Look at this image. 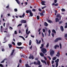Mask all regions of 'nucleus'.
Returning a JSON list of instances; mask_svg holds the SVG:
<instances>
[{
	"label": "nucleus",
	"mask_w": 67,
	"mask_h": 67,
	"mask_svg": "<svg viewBox=\"0 0 67 67\" xmlns=\"http://www.w3.org/2000/svg\"><path fill=\"white\" fill-rule=\"evenodd\" d=\"M40 65L38 66V67H42V65Z\"/></svg>",
	"instance_id": "338daca9"
},
{
	"label": "nucleus",
	"mask_w": 67,
	"mask_h": 67,
	"mask_svg": "<svg viewBox=\"0 0 67 67\" xmlns=\"http://www.w3.org/2000/svg\"><path fill=\"white\" fill-rule=\"evenodd\" d=\"M41 62L43 63H44V64H45L46 65H47V63H46V61H45V60H41Z\"/></svg>",
	"instance_id": "423d86ee"
},
{
	"label": "nucleus",
	"mask_w": 67,
	"mask_h": 67,
	"mask_svg": "<svg viewBox=\"0 0 67 67\" xmlns=\"http://www.w3.org/2000/svg\"><path fill=\"white\" fill-rule=\"evenodd\" d=\"M46 7V6H45L44 7H42V9H44V8Z\"/></svg>",
	"instance_id": "c9c22d12"
},
{
	"label": "nucleus",
	"mask_w": 67,
	"mask_h": 67,
	"mask_svg": "<svg viewBox=\"0 0 67 67\" xmlns=\"http://www.w3.org/2000/svg\"><path fill=\"white\" fill-rule=\"evenodd\" d=\"M58 63L56 62V66H58Z\"/></svg>",
	"instance_id": "79ce46f5"
},
{
	"label": "nucleus",
	"mask_w": 67,
	"mask_h": 67,
	"mask_svg": "<svg viewBox=\"0 0 67 67\" xmlns=\"http://www.w3.org/2000/svg\"><path fill=\"white\" fill-rule=\"evenodd\" d=\"M37 20H39L40 19V17L38 16H37Z\"/></svg>",
	"instance_id": "a19ab883"
},
{
	"label": "nucleus",
	"mask_w": 67,
	"mask_h": 67,
	"mask_svg": "<svg viewBox=\"0 0 67 67\" xmlns=\"http://www.w3.org/2000/svg\"><path fill=\"white\" fill-rule=\"evenodd\" d=\"M57 47H59V46L58 45H56L54 47L55 49H56Z\"/></svg>",
	"instance_id": "dca6fc26"
},
{
	"label": "nucleus",
	"mask_w": 67,
	"mask_h": 67,
	"mask_svg": "<svg viewBox=\"0 0 67 67\" xmlns=\"http://www.w3.org/2000/svg\"><path fill=\"white\" fill-rule=\"evenodd\" d=\"M55 5L56 6H57L58 5V3H56L55 4Z\"/></svg>",
	"instance_id": "49530a36"
},
{
	"label": "nucleus",
	"mask_w": 67,
	"mask_h": 67,
	"mask_svg": "<svg viewBox=\"0 0 67 67\" xmlns=\"http://www.w3.org/2000/svg\"><path fill=\"white\" fill-rule=\"evenodd\" d=\"M58 40L57 39V38H56L54 42H57L58 41Z\"/></svg>",
	"instance_id": "e433bc0d"
},
{
	"label": "nucleus",
	"mask_w": 67,
	"mask_h": 67,
	"mask_svg": "<svg viewBox=\"0 0 67 67\" xmlns=\"http://www.w3.org/2000/svg\"><path fill=\"white\" fill-rule=\"evenodd\" d=\"M65 28H67V25L65 26Z\"/></svg>",
	"instance_id": "774afa93"
},
{
	"label": "nucleus",
	"mask_w": 67,
	"mask_h": 67,
	"mask_svg": "<svg viewBox=\"0 0 67 67\" xmlns=\"http://www.w3.org/2000/svg\"><path fill=\"white\" fill-rule=\"evenodd\" d=\"M9 5H8L7 6L6 8H7V9H8L9 8Z\"/></svg>",
	"instance_id": "4d7b16f0"
},
{
	"label": "nucleus",
	"mask_w": 67,
	"mask_h": 67,
	"mask_svg": "<svg viewBox=\"0 0 67 67\" xmlns=\"http://www.w3.org/2000/svg\"><path fill=\"white\" fill-rule=\"evenodd\" d=\"M47 57H48V58H49V60H51V58L50 57L48 56Z\"/></svg>",
	"instance_id": "37998d69"
},
{
	"label": "nucleus",
	"mask_w": 67,
	"mask_h": 67,
	"mask_svg": "<svg viewBox=\"0 0 67 67\" xmlns=\"http://www.w3.org/2000/svg\"><path fill=\"white\" fill-rule=\"evenodd\" d=\"M44 26H48V24L47 23H46V22H45L44 24Z\"/></svg>",
	"instance_id": "4468645a"
},
{
	"label": "nucleus",
	"mask_w": 67,
	"mask_h": 67,
	"mask_svg": "<svg viewBox=\"0 0 67 67\" xmlns=\"http://www.w3.org/2000/svg\"><path fill=\"white\" fill-rule=\"evenodd\" d=\"M56 16L57 18H59L60 17V14H58Z\"/></svg>",
	"instance_id": "b1692460"
},
{
	"label": "nucleus",
	"mask_w": 67,
	"mask_h": 67,
	"mask_svg": "<svg viewBox=\"0 0 67 67\" xmlns=\"http://www.w3.org/2000/svg\"><path fill=\"white\" fill-rule=\"evenodd\" d=\"M1 32H3V30H2V29H1Z\"/></svg>",
	"instance_id": "6e6d98bb"
},
{
	"label": "nucleus",
	"mask_w": 67,
	"mask_h": 67,
	"mask_svg": "<svg viewBox=\"0 0 67 67\" xmlns=\"http://www.w3.org/2000/svg\"><path fill=\"white\" fill-rule=\"evenodd\" d=\"M36 41L37 42L36 43H37V44H40V43H41V40H40L39 41V42H38V40H37L36 39Z\"/></svg>",
	"instance_id": "39448f33"
},
{
	"label": "nucleus",
	"mask_w": 67,
	"mask_h": 67,
	"mask_svg": "<svg viewBox=\"0 0 67 67\" xmlns=\"http://www.w3.org/2000/svg\"><path fill=\"white\" fill-rule=\"evenodd\" d=\"M52 32L53 33H55V34H56V31L54 29H53L52 30Z\"/></svg>",
	"instance_id": "412c9836"
},
{
	"label": "nucleus",
	"mask_w": 67,
	"mask_h": 67,
	"mask_svg": "<svg viewBox=\"0 0 67 67\" xmlns=\"http://www.w3.org/2000/svg\"><path fill=\"white\" fill-rule=\"evenodd\" d=\"M17 45L18 46H21L22 45V43L21 42H18L17 43Z\"/></svg>",
	"instance_id": "9b49d317"
},
{
	"label": "nucleus",
	"mask_w": 67,
	"mask_h": 67,
	"mask_svg": "<svg viewBox=\"0 0 67 67\" xmlns=\"http://www.w3.org/2000/svg\"><path fill=\"white\" fill-rule=\"evenodd\" d=\"M29 14L31 16H32L33 14V13H32V11H31V12H30Z\"/></svg>",
	"instance_id": "f8f14e48"
},
{
	"label": "nucleus",
	"mask_w": 67,
	"mask_h": 67,
	"mask_svg": "<svg viewBox=\"0 0 67 67\" xmlns=\"http://www.w3.org/2000/svg\"><path fill=\"white\" fill-rule=\"evenodd\" d=\"M50 55L51 56H53L54 54H55V52L53 51H52L50 53Z\"/></svg>",
	"instance_id": "f03ea898"
},
{
	"label": "nucleus",
	"mask_w": 67,
	"mask_h": 67,
	"mask_svg": "<svg viewBox=\"0 0 67 67\" xmlns=\"http://www.w3.org/2000/svg\"><path fill=\"white\" fill-rule=\"evenodd\" d=\"M64 36L65 37H66L67 38V34H65Z\"/></svg>",
	"instance_id": "3c124183"
},
{
	"label": "nucleus",
	"mask_w": 67,
	"mask_h": 67,
	"mask_svg": "<svg viewBox=\"0 0 67 67\" xmlns=\"http://www.w3.org/2000/svg\"><path fill=\"white\" fill-rule=\"evenodd\" d=\"M48 46H49V43H47V44L46 46V47H47H47H48Z\"/></svg>",
	"instance_id": "c85d7f7f"
},
{
	"label": "nucleus",
	"mask_w": 67,
	"mask_h": 67,
	"mask_svg": "<svg viewBox=\"0 0 67 67\" xmlns=\"http://www.w3.org/2000/svg\"><path fill=\"white\" fill-rule=\"evenodd\" d=\"M43 33H45V29H43Z\"/></svg>",
	"instance_id": "c03bdc74"
},
{
	"label": "nucleus",
	"mask_w": 67,
	"mask_h": 67,
	"mask_svg": "<svg viewBox=\"0 0 67 67\" xmlns=\"http://www.w3.org/2000/svg\"><path fill=\"white\" fill-rule=\"evenodd\" d=\"M21 23H26V20H22L21 21Z\"/></svg>",
	"instance_id": "20e7f679"
},
{
	"label": "nucleus",
	"mask_w": 67,
	"mask_h": 67,
	"mask_svg": "<svg viewBox=\"0 0 67 67\" xmlns=\"http://www.w3.org/2000/svg\"><path fill=\"white\" fill-rule=\"evenodd\" d=\"M14 10L15 12H17L18 11V9H17L15 8L14 9Z\"/></svg>",
	"instance_id": "4c0bfd02"
},
{
	"label": "nucleus",
	"mask_w": 67,
	"mask_h": 67,
	"mask_svg": "<svg viewBox=\"0 0 67 67\" xmlns=\"http://www.w3.org/2000/svg\"><path fill=\"white\" fill-rule=\"evenodd\" d=\"M63 21H60L59 22V24H60L62 23H63Z\"/></svg>",
	"instance_id": "7c9ffc66"
},
{
	"label": "nucleus",
	"mask_w": 67,
	"mask_h": 67,
	"mask_svg": "<svg viewBox=\"0 0 67 67\" xmlns=\"http://www.w3.org/2000/svg\"><path fill=\"white\" fill-rule=\"evenodd\" d=\"M7 58L4 59L3 61H2L1 63H4V61H5V60H7Z\"/></svg>",
	"instance_id": "2eb2a0df"
},
{
	"label": "nucleus",
	"mask_w": 67,
	"mask_h": 67,
	"mask_svg": "<svg viewBox=\"0 0 67 67\" xmlns=\"http://www.w3.org/2000/svg\"><path fill=\"white\" fill-rule=\"evenodd\" d=\"M41 51L43 54H45V53L47 52V50H46V49L44 48H42L41 49Z\"/></svg>",
	"instance_id": "f257e3e1"
},
{
	"label": "nucleus",
	"mask_w": 67,
	"mask_h": 67,
	"mask_svg": "<svg viewBox=\"0 0 67 67\" xmlns=\"http://www.w3.org/2000/svg\"><path fill=\"white\" fill-rule=\"evenodd\" d=\"M60 49H62V44L61 43H60Z\"/></svg>",
	"instance_id": "8fccbe9b"
},
{
	"label": "nucleus",
	"mask_w": 67,
	"mask_h": 67,
	"mask_svg": "<svg viewBox=\"0 0 67 67\" xmlns=\"http://www.w3.org/2000/svg\"><path fill=\"white\" fill-rule=\"evenodd\" d=\"M57 0H54V2L55 3H57Z\"/></svg>",
	"instance_id": "864d4df0"
},
{
	"label": "nucleus",
	"mask_w": 67,
	"mask_h": 67,
	"mask_svg": "<svg viewBox=\"0 0 67 67\" xmlns=\"http://www.w3.org/2000/svg\"><path fill=\"white\" fill-rule=\"evenodd\" d=\"M41 3H42L41 4H42V5H46V4L44 3H46V2L45 1H42Z\"/></svg>",
	"instance_id": "0eeeda50"
},
{
	"label": "nucleus",
	"mask_w": 67,
	"mask_h": 67,
	"mask_svg": "<svg viewBox=\"0 0 67 67\" xmlns=\"http://www.w3.org/2000/svg\"><path fill=\"white\" fill-rule=\"evenodd\" d=\"M0 67H3V65L2 64H0Z\"/></svg>",
	"instance_id": "a18cd8bd"
},
{
	"label": "nucleus",
	"mask_w": 67,
	"mask_h": 67,
	"mask_svg": "<svg viewBox=\"0 0 67 67\" xmlns=\"http://www.w3.org/2000/svg\"><path fill=\"white\" fill-rule=\"evenodd\" d=\"M42 35L43 37H44V34H43V32H42Z\"/></svg>",
	"instance_id": "052dcab7"
},
{
	"label": "nucleus",
	"mask_w": 67,
	"mask_h": 67,
	"mask_svg": "<svg viewBox=\"0 0 67 67\" xmlns=\"http://www.w3.org/2000/svg\"><path fill=\"white\" fill-rule=\"evenodd\" d=\"M16 48H18V49H23V47H16Z\"/></svg>",
	"instance_id": "aec40b11"
},
{
	"label": "nucleus",
	"mask_w": 67,
	"mask_h": 67,
	"mask_svg": "<svg viewBox=\"0 0 67 67\" xmlns=\"http://www.w3.org/2000/svg\"><path fill=\"white\" fill-rule=\"evenodd\" d=\"M44 58L45 59V60H47V58H46V57H44Z\"/></svg>",
	"instance_id": "e2e57ef3"
},
{
	"label": "nucleus",
	"mask_w": 67,
	"mask_h": 67,
	"mask_svg": "<svg viewBox=\"0 0 67 67\" xmlns=\"http://www.w3.org/2000/svg\"><path fill=\"white\" fill-rule=\"evenodd\" d=\"M47 64L48 66H49V62L47 61Z\"/></svg>",
	"instance_id": "473e14b6"
},
{
	"label": "nucleus",
	"mask_w": 67,
	"mask_h": 67,
	"mask_svg": "<svg viewBox=\"0 0 67 67\" xmlns=\"http://www.w3.org/2000/svg\"><path fill=\"white\" fill-rule=\"evenodd\" d=\"M57 58V57H53V58L52 59L53 60H56Z\"/></svg>",
	"instance_id": "4be33fe9"
},
{
	"label": "nucleus",
	"mask_w": 67,
	"mask_h": 67,
	"mask_svg": "<svg viewBox=\"0 0 67 67\" xmlns=\"http://www.w3.org/2000/svg\"><path fill=\"white\" fill-rule=\"evenodd\" d=\"M2 52H3L4 51V49L3 48L2 49Z\"/></svg>",
	"instance_id": "69168bd1"
},
{
	"label": "nucleus",
	"mask_w": 67,
	"mask_h": 67,
	"mask_svg": "<svg viewBox=\"0 0 67 67\" xmlns=\"http://www.w3.org/2000/svg\"><path fill=\"white\" fill-rule=\"evenodd\" d=\"M54 63V61H52V64H53Z\"/></svg>",
	"instance_id": "5fc2aeb1"
},
{
	"label": "nucleus",
	"mask_w": 67,
	"mask_h": 67,
	"mask_svg": "<svg viewBox=\"0 0 67 67\" xmlns=\"http://www.w3.org/2000/svg\"><path fill=\"white\" fill-rule=\"evenodd\" d=\"M41 45V47H44V44H42Z\"/></svg>",
	"instance_id": "0e129e2a"
},
{
	"label": "nucleus",
	"mask_w": 67,
	"mask_h": 67,
	"mask_svg": "<svg viewBox=\"0 0 67 67\" xmlns=\"http://www.w3.org/2000/svg\"><path fill=\"white\" fill-rule=\"evenodd\" d=\"M22 25V24H19L17 26L18 27Z\"/></svg>",
	"instance_id": "ea45409f"
},
{
	"label": "nucleus",
	"mask_w": 67,
	"mask_h": 67,
	"mask_svg": "<svg viewBox=\"0 0 67 67\" xmlns=\"http://www.w3.org/2000/svg\"><path fill=\"white\" fill-rule=\"evenodd\" d=\"M55 20L56 22H59V19L57 18H55Z\"/></svg>",
	"instance_id": "1a4fd4ad"
},
{
	"label": "nucleus",
	"mask_w": 67,
	"mask_h": 67,
	"mask_svg": "<svg viewBox=\"0 0 67 67\" xmlns=\"http://www.w3.org/2000/svg\"><path fill=\"white\" fill-rule=\"evenodd\" d=\"M31 41V40H30L29 42V45L30 46L31 45V43H32Z\"/></svg>",
	"instance_id": "cd10ccee"
},
{
	"label": "nucleus",
	"mask_w": 67,
	"mask_h": 67,
	"mask_svg": "<svg viewBox=\"0 0 67 67\" xmlns=\"http://www.w3.org/2000/svg\"><path fill=\"white\" fill-rule=\"evenodd\" d=\"M37 62H38V65H40V64H41V62H40V61L38 60Z\"/></svg>",
	"instance_id": "bb28decb"
},
{
	"label": "nucleus",
	"mask_w": 67,
	"mask_h": 67,
	"mask_svg": "<svg viewBox=\"0 0 67 67\" xmlns=\"http://www.w3.org/2000/svg\"><path fill=\"white\" fill-rule=\"evenodd\" d=\"M40 56H42V57H43V56H44V54H43V53H40Z\"/></svg>",
	"instance_id": "a211bd4d"
},
{
	"label": "nucleus",
	"mask_w": 67,
	"mask_h": 67,
	"mask_svg": "<svg viewBox=\"0 0 67 67\" xmlns=\"http://www.w3.org/2000/svg\"><path fill=\"white\" fill-rule=\"evenodd\" d=\"M8 45L9 47V48H11L12 47V44H9Z\"/></svg>",
	"instance_id": "5701e85b"
},
{
	"label": "nucleus",
	"mask_w": 67,
	"mask_h": 67,
	"mask_svg": "<svg viewBox=\"0 0 67 67\" xmlns=\"http://www.w3.org/2000/svg\"><path fill=\"white\" fill-rule=\"evenodd\" d=\"M25 16V13H23V15H22V16L23 18H24V16Z\"/></svg>",
	"instance_id": "58836bf2"
},
{
	"label": "nucleus",
	"mask_w": 67,
	"mask_h": 67,
	"mask_svg": "<svg viewBox=\"0 0 67 67\" xmlns=\"http://www.w3.org/2000/svg\"><path fill=\"white\" fill-rule=\"evenodd\" d=\"M12 44H13V45H15V43L14 42H12Z\"/></svg>",
	"instance_id": "bf43d9fd"
},
{
	"label": "nucleus",
	"mask_w": 67,
	"mask_h": 67,
	"mask_svg": "<svg viewBox=\"0 0 67 67\" xmlns=\"http://www.w3.org/2000/svg\"><path fill=\"white\" fill-rule=\"evenodd\" d=\"M34 64H35V65H38V62L36 63V62H34Z\"/></svg>",
	"instance_id": "c756f323"
},
{
	"label": "nucleus",
	"mask_w": 67,
	"mask_h": 67,
	"mask_svg": "<svg viewBox=\"0 0 67 67\" xmlns=\"http://www.w3.org/2000/svg\"><path fill=\"white\" fill-rule=\"evenodd\" d=\"M40 15L41 16H44V14L42 13H40Z\"/></svg>",
	"instance_id": "f704fd0d"
},
{
	"label": "nucleus",
	"mask_w": 67,
	"mask_h": 67,
	"mask_svg": "<svg viewBox=\"0 0 67 67\" xmlns=\"http://www.w3.org/2000/svg\"><path fill=\"white\" fill-rule=\"evenodd\" d=\"M59 59H57L56 60H55V63H58V62H59Z\"/></svg>",
	"instance_id": "f3484780"
},
{
	"label": "nucleus",
	"mask_w": 67,
	"mask_h": 67,
	"mask_svg": "<svg viewBox=\"0 0 67 67\" xmlns=\"http://www.w3.org/2000/svg\"><path fill=\"white\" fill-rule=\"evenodd\" d=\"M47 20L48 21V22L49 23H52V22H53L52 21L48 20V19H47Z\"/></svg>",
	"instance_id": "9d476101"
},
{
	"label": "nucleus",
	"mask_w": 67,
	"mask_h": 67,
	"mask_svg": "<svg viewBox=\"0 0 67 67\" xmlns=\"http://www.w3.org/2000/svg\"><path fill=\"white\" fill-rule=\"evenodd\" d=\"M60 29L63 32L64 31V27H63V26H61L60 27Z\"/></svg>",
	"instance_id": "6e6552de"
},
{
	"label": "nucleus",
	"mask_w": 67,
	"mask_h": 67,
	"mask_svg": "<svg viewBox=\"0 0 67 67\" xmlns=\"http://www.w3.org/2000/svg\"><path fill=\"white\" fill-rule=\"evenodd\" d=\"M28 29H29V28H27V29H26V34H27V35H29L30 33V31H29L28 32Z\"/></svg>",
	"instance_id": "7ed1b4c3"
},
{
	"label": "nucleus",
	"mask_w": 67,
	"mask_h": 67,
	"mask_svg": "<svg viewBox=\"0 0 67 67\" xmlns=\"http://www.w3.org/2000/svg\"><path fill=\"white\" fill-rule=\"evenodd\" d=\"M31 10H27L26 11V12L27 13H30V12H31Z\"/></svg>",
	"instance_id": "ddd939ff"
},
{
	"label": "nucleus",
	"mask_w": 67,
	"mask_h": 67,
	"mask_svg": "<svg viewBox=\"0 0 67 67\" xmlns=\"http://www.w3.org/2000/svg\"><path fill=\"white\" fill-rule=\"evenodd\" d=\"M57 39H58V41H60V40H61V38H57Z\"/></svg>",
	"instance_id": "72a5a7b5"
},
{
	"label": "nucleus",
	"mask_w": 67,
	"mask_h": 67,
	"mask_svg": "<svg viewBox=\"0 0 67 67\" xmlns=\"http://www.w3.org/2000/svg\"><path fill=\"white\" fill-rule=\"evenodd\" d=\"M52 35V36L53 37H54V34L53 33L51 34Z\"/></svg>",
	"instance_id": "09e8293b"
},
{
	"label": "nucleus",
	"mask_w": 67,
	"mask_h": 67,
	"mask_svg": "<svg viewBox=\"0 0 67 67\" xmlns=\"http://www.w3.org/2000/svg\"><path fill=\"white\" fill-rule=\"evenodd\" d=\"M29 59H32V54H30V56L29 57Z\"/></svg>",
	"instance_id": "6ab92c4d"
},
{
	"label": "nucleus",
	"mask_w": 67,
	"mask_h": 67,
	"mask_svg": "<svg viewBox=\"0 0 67 67\" xmlns=\"http://www.w3.org/2000/svg\"><path fill=\"white\" fill-rule=\"evenodd\" d=\"M48 32L49 34H51V30H49L48 31Z\"/></svg>",
	"instance_id": "de8ad7c7"
},
{
	"label": "nucleus",
	"mask_w": 67,
	"mask_h": 67,
	"mask_svg": "<svg viewBox=\"0 0 67 67\" xmlns=\"http://www.w3.org/2000/svg\"><path fill=\"white\" fill-rule=\"evenodd\" d=\"M16 1V2L19 4H20V2L19 1V0H15Z\"/></svg>",
	"instance_id": "393cba45"
},
{
	"label": "nucleus",
	"mask_w": 67,
	"mask_h": 67,
	"mask_svg": "<svg viewBox=\"0 0 67 67\" xmlns=\"http://www.w3.org/2000/svg\"><path fill=\"white\" fill-rule=\"evenodd\" d=\"M14 33L15 34H17V32L16 31H15Z\"/></svg>",
	"instance_id": "603ef678"
},
{
	"label": "nucleus",
	"mask_w": 67,
	"mask_h": 67,
	"mask_svg": "<svg viewBox=\"0 0 67 67\" xmlns=\"http://www.w3.org/2000/svg\"><path fill=\"white\" fill-rule=\"evenodd\" d=\"M25 66L26 67H31V66H29V64H27L25 65Z\"/></svg>",
	"instance_id": "a878e982"
},
{
	"label": "nucleus",
	"mask_w": 67,
	"mask_h": 67,
	"mask_svg": "<svg viewBox=\"0 0 67 67\" xmlns=\"http://www.w3.org/2000/svg\"><path fill=\"white\" fill-rule=\"evenodd\" d=\"M61 11H62V12H64V11H65V9L64 8H63L61 9Z\"/></svg>",
	"instance_id": "2f4dec72"
},
{
	"label": "nucleus",
	"mask_w": 67,
	"mask_h": 67,
	"mask_svg": "<svg viewBox=\"0 0 67 67\" xmlns=\"http://www.w3.org/2000/svg\"><path fill=\"white\" fill-rule=\"evenodd\" d=\"M32 11H34V12H35L36 11V10H35V9H32Z\"/></svg>",
	"instance_id": "13d9d810"
},
{
	"label": "nucleus",
	"mask_w": 67,
	"mask_h": 67,
	"mask_svg": "<svg viewBox=\"0 0 67 67\" xmlns=\"http://www.w3.org/2000/svg\"><path fill=\"white\" fill-rule=\"evenodd\" d=\"M38 10L39 11H40V12L42 11V10L40 8H39Z\"/></svg>",
	"instance_id": "680f3d73"
}]
</instances>
